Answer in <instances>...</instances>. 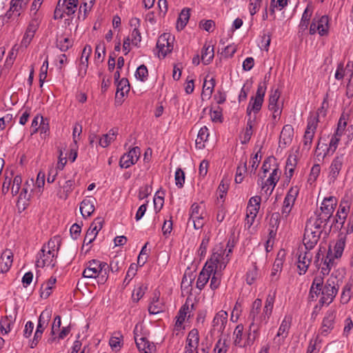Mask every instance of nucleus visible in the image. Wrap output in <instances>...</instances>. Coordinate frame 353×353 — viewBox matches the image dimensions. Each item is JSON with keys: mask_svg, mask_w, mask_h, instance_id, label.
Segmentation results:
<instances>
[{"mask_svg": "<svg viewBox=\"0 0 353 353\" xmlns=\"http://www.w3.org/2000/svg\"><path fill=\"white\" fill-rule=\"evenodd\" d=\"M228 243L227 247H228V254L224 256V253L222 250L220 252L214 253L210 259V265L208 268L204 267L199 274L196 281V288L200 290H202L206 283L208 282L211 274L213 271H221L225 269L226 265L230 261L229 254L232 252L233 245L229 246Z\"/></svg>", "mask_w": 353, "mask_h": 353, "instance_id": "nucleus-1", "label": "nucleus"}, {"mask_svg": "<svg viewBox=\"0 0 353 353\" xmlns=\"http://www.w3.org/2000/svg\"><path fill=\"white\" fill-rule=\"evenodd\" d=\"M347 216V210L345 206L340 205L339 209L336 213V217L333 220V223H339L343 225L344 221Z\"/></svg>", "mask_w": 353, "mask_h": 353, "instance_id": "nucleus-58", "label": "nucleus"}, {"mask_svg": "<svg viewBox=\"0 0 353 353\" xmlns=\"http://www.w3.org/2000/svg\"><path fill=\"white\" fill-rule=\"evenodd\" d=\"M152 192V187L148 184L141 186L139 190V199L142 200L147 198Z\"/></svg>", "mask_w": 353, "mask_h": 353, "instance_id": "nucleus-63", "label": "nucleus"}, {"mask_svg": "<svg viewBox=\"0 0 353 353\" xmlns=\"http://www.w3.org/2000/svg\"><path fill=\"white\" fill-rule=\"evenodd\" d=\"M214 86L215 79L214 78H211L208 81L206 79L204 81L203 85V91L201 93V97L203 99L210 98L214 90Z\"/></svg>", "mask_w": 353, "mask_h": 353, "instance_id": "nucleus-33", "label": "nucleus"}, {"mask_svg": "<svg viewBox=\"0 0 353 353\" xmlns=\"http://www.w3.org/2000/svg\"><path fill=\"white\" fill-rule=\"evenodd\" d=\"M86 265L83 272V276L88 279L97 278L99 274V268L101 265V261L93 259L88 261Z\"/></svg>", "mask_w": 353, "mask_h": 353, "instance_id": "nucleus-22", "label": "nucleus"}, {"mask_svg": "<svg viewBox=\"0 0 353 353\" xmlns=\"http://www.w3.org/2000/svg\"><path fill=\"white\" fill-rule=\"evenodd\" d=\"M92 47L90 45H85L83 51L81 58L80 71L84 70V74L86 73V70L88 67V59L92 53Z\"/></svg>", "mask_w": 353, "mask_h": 353, "instance_id": "nucleus-31", "label": "nucleus"}, {"mask_svg": "<svg viewBox=\"0 0 353 353\" xmlns=\"http://www.w3.org/2000/svg\"><path fill=\"white\" fill-rule=\"evenodd\" d=\"M61 243V240L60 236H54L52 238H51L48 243L45 245L46 246L47 251H50L51 252L54 253V251L57 250V252L59 251L60 249Z\"/></svg>", "mask_w": 353, "mask_h": 353, "instance_id": "nucleus-47", "label": "nucleus"}, {"mask_svg": "<svg viewBox=\"0 0 353 353\" xmlns=\"http://www.w3.org/2000/svg\"><path fill=\"white\" fill-rule=\"evenodd\" d=\"M124 261L121 258L114 257L108 264L112 272H118L123 266Z\"/></svg>", "mask_w": 353, "mask_h": 353, "instance_id": "nucleus-54", "label": "nucleus"}, {"mask_svg": "<svg viewBox=\"0 0 353 353\" xmlns=\"http://www.w3.org/2000/svg\"><path fill=\"white\" fill-rule=\"evenodd\" d=\"M298 162L297 156L296 154H290L286 161L285 174L287 177L291 179L293 176L294 168Z\"/></svg>", "mask_w": 353, "mask_h": 353, "instance_id": "nucleus-30", "label": "nucleus"}, {"mask_svg": "<svg viewBox=\"0 0 353 353\" xmlns=\"http://www.w3.org/2000/svg\"><path fill=\"white\" fill-rule=\"evenodd\" d=\"M262 301L260 299H256L252 303V307L249 315V319L252 320L250 330L252 327H254V325H259L261 323H264V321L260 320L261 315L259 316Z\"/></svg>", "mask_w": 353, "mask_h": 353, "instance_id": "nucleus-19", "label": "nucleus"}, {"mask_svg": "<svg viewBox=\"0 0 353 353\" xmlns=\"http://www.w3.org/2000/svg\"><path fill=\"white\" fill-rule=\"evenodd\" d=\"M138 325L134 329V337L136 345L140 352L143 353H155L156 345L154 343L149 341L145 337L138 338Z\"/></svg>", "mask_w": 353, "mask_h": 353, "instance_id": "nucleus-9", "label": "nucleus"}, {"mask_svg": "<svg viewBox=\"0 0 353 353\" xmlns=\"http://www.w3.org/2000/svg\"><path fill=\"white\" fill-rule=\"evenodd\" d=\"M329 221H323L320 219V216L316 215L315 219L310 218L306 223L307 227H314L317 228L319 232L322 233L323 226L326 225Z\"/></svg>", "mask_w": 353, "mask_h": 353, "instance_id": "nucleus-41", "label": "nucleus"}, {"mask_svg": "<svg viewBox=\"0 0 353 353\" xmlns=\"http://www.w3.org/2000/svg\"><path fill=\"white\" fill-rule=\"evenodd\" d=\"M160 292L155 290L152 301L148 307V312L151 314H157L165 310L164 304L159 301Z\"/></svg>", "mask_w": 353, "mask_h": 353, "instance_id": "nucleus-23", "label": "nucleus"}, {"mask_svg": "<svg viewBox=\"0 0 353 353\" xmlns=\"http://www.w3.org/2000/svg\"><path fill=\"white\" fill-rule=\"evenodd\" d=\"M257 276L258 273L256 267L253 268L252 270H249L246 273V283L248 285H252L256 280Z\"/></svg>", "mask_w": 353, "mask_h": 353, "instance_id": "nucleus-64", "label": "nucleus"}, {"mask_svg": "<svg viewBox=\"0 0 353 353\" xmlns=\"http://www.w3.org/2000/svg\"><path fill=\"white\" fill-rule=\"evenodd\" d=\"M276 292H273V294H269L267 296L265 306L263 307V310L262 314H261L260 320L264 321V323L266 324L270 319L274 306V303L275 301Z\"/></svg>", "mask_w": 353, "mask_h": 353, "instance_id": "nucleus-21", "label": "nucleus"}, {"mask_svg": "<svg viewBox=\"0 0 353 353\" xmlns=\"http://www.w3.org/2000/svg\"><path fill=\"white\" fill-rule=\"evenodd\" d=\"M175 184L179 188L183 186L185 182V173L181 168H178L174 174Z\"/></svg>", "mask_w": 353, "mask_h": 353, "instance_id": "nucleus-60", "label": "nucleus"}, {"mask_svg": "<svg viewBox=\"0 0 353 353\" xmlns=\"http://www.w3.org/2000/svg\"><path fill=\"white\" fill-rule=\"evenodd\" d=\"M40 25V19L37 16L36 12H34V16L32 17V20L28 24L26 31L28 32L34 34L37 30L39 26Z\"/></svg>", "mask_w": 353, "mask_h": 353, "instance_id": "nucleus-59", "label": "nucleus"}, {"mask_svg": "<svg viewBox=\"0 0 353 353\" xmlns=\"http://www.w3.org/2000/svg\"><path fill=\"white\" fill-rule=\"evenodd\" d=\"M312 13V10L309 7H307L304 10L299 24V28L301 30L304 31L307 28Z\"/></svg>", "mask_w": 353, "mask_h": 353, "instance_id": "nucleus-49", "label": "nucleus"}, {"mask_svg": "<svg viewBox=\"0 0 353 353\" xmlns=\"http://www.w3.org/2000/svg\"><path fill=\"white\" fill-rule=\"evenodd\" d=\"M292 316H285L281 322V324L279 328L274 341L278 339V343H281L284 341V339L288 336L290 328L291 327Z\"/></svg>", "mask_w": 353, "mask_h": 353, "instance_id": "nucleus-20", "label": "nucleus"}, {"mask_svg": "<svg viewBox=\"0 0 353 353\" xmlns=\"http://www.w3.org/2000/svg\"><path fill=\"white\" fill-rule=\"evenodd\" d=\"M117 134V132L114 129L110 130L108 133L104 134L103 137L99 139V145L103 148H106L116 139Z\"/></svg>", "mask_w": 353, "mask_h": 353, "instance_id": "nucleus-46", "label": "nucleus"}, {"mask_svg": "<svg viewBox=\"0 0 353 353\" xmlns=\"http://www.w3.org/2000/svg\"><path fill=\"white\" fill-rule=\"evenodd\" d=\"M78 3V0H63L61 6L63 8L65 14L70 16L76 12Z\"/></svg>", "mask_w": 353, "mask_h": 353, "instance_id": "nucleus-36", "label": "nucleus"}, {"mask_svg": "<svg viewBox=\"0 0 353 353\" xmlns=\"http://www.w3.org/2000/svg\"><path fill=\"white\" fill-rule=\"evenodd\" d=\"M190 19V9L184 8L181 10L176 22L178 30H183Z\"/></svg>", "mask_w": 353, "mask_h": 353, "instance_id": "nucleus-38", "label": "nucleus"}, {"mask_svg": "<svg viewBox=\"0 0 353 353\" xmlns=\"http://www.w3.org/2000/svg\"><path fill=\"white\" fill-rule=\"evenodd\" d=\"M39 253L40 259L37 261V266L43 268L50 266L53 268L56 263V257L54 253L46 250V246L43 245Z\"/></svg>", "mask_w": 353, "mask_h": 353, "instance_id": "nucleus-12", "label": "nucleus"}, {"mask_svg": "<svg viewBox=\"0 0 353 353\" xmlns=\"http://www.w3.org/2000/svg\"><path fill=\"white\" fill-rule=\"evenodd\" d=\"M105 53V47L104 43H99L95 48V59L103 61Z\"/></svg>", "mask_w": 353, "mask_h": 353, "instance_id": "nucleus-61", "label": "nucleus"}, {"mask_svg": "<svg viewBox=\"0 0 353 353\" xmlns=\"http://www.w3.org/2000/svg\"><path fill=\"white\" fill-rule=\"evenodd\" d=\"M228 313L225 311L221 310L218 312L212 320L213 330L222 334L228 323Z\"/></svg>", "mask_w": 353, "mask_h": 353, "instance_id": "nucleus-16", "label": "nucleus"}, {"mask_svg": "<svg viewBox=\"0 0 353 353\" xmlns=\"http://www.w3.org/2000/svg\"><path fill=\"white\" fill-rule=\"evenodd\" d=\"M73 45V41L69 38H63L61 40L57 39V47L61 52H66Z\"/></svg>", "mask_w": 353, "mask_h": 353, "instance_id": "nucleus-53", "label": "nucleus"}, {"mask_svg": "<svg viewBox=\"0 0 353 353\" xmlns=\"http://www.w3.org/2000/svg\"><path fill=\"white\" fill-rule=\"evenodd\" d=\"M243 325L242 324H239L236 325L234 329L233 336H234V343L235 345L239 347H243V343H242L243 340Z\"/></svg>", "mask_w": 353, "mask_h": 353, "instance_id": "nucleus-48", "label": "nucleus"}, {"mask_svg": "<svg viewBox=\"0 0 353 353\" xmlns=\"http://www.w3.org/2000/svg\"><path fill=\"white\" fill-rule=\"evenodd\" d=\"M31 192H32L31 184L29 183L28 182H26L24 184L22 190L19 194V199H18V203L23 202V205H27V202L31 198Z\"/></svg>", "mask_w": 353, "mask_h": 353, "instance_id": "nucleus-32", "label": "nucleus"}, {"mask_svg": "<svg viewBox=\"0 0 353 353\" xmlns=\"http://www.w3.org/2000/svg\"><path fill=\"white\" fill-rule=\"evenodd\" d=\"M13 254L10 250H6L0 256V273L8 272L12 264Z\"/></svg>", "mask_w": 353, "mask_h": 353, "instance_id": "nucleus-26", "label": "nucleus"}, {"mask_svg": "<svg viewBox=\"0 0 353 353\" xmlns=\"http://www.w3.org/2000/svg\"><path fill=\"white\" fill-rule=\"evenodd\" d=\"M14 323L12 316H1L0 318V331L2 334H8L11 328V325Z\"/></svg>", "mask_w": 353, "mask_h": 353, "instance_id": "nucleus-40", "label": "nucleus"}, {"mask_svg": "<svg viewBox=\"0 0 353 353\" xmlns=\"http://www.w3.org/2000/svg\"><path fill=\"white\" fill-rule=\"evenodd\" d=\"M283 268V261L281 259H276L274 262L272 273H271V281L274 280L277 281L279 277L276 276V274L279 272H281Z\"/></svg>", "mask_w": 353, "mask_h": 353, "instance_id": "nucleus-52", "label": "nucleus"}, {"mask_svg": "<svg viewBox=\"0 0 353 353\" xmlns=\"http://www.w3.org/2000/svg\"><path fill=\"white\" fill-rule=\"evenodd\" d=\"M174 37L168 33L162 34L158 39L157 47L159 49V54L165 57L168 53L171 52L173 49L172 44Z\"/></svg>", "mask_w": 353, "mask_h": 353, "instance_id": "nucleus-11", "label": "nucleus"}, {"mask_svg": "<svg viewBox=\"0 0 353 353\" xmlns=\"http://www.w3.org/2000/svg\"><path fill=\"white\" fill-rule=\"evenodd\" d=\"M341 134H342L341 133L336 134V132L334 134L332 135L330 141L329 148H327V152L324 154L323 157H324L326 155H329L330 153H331V154H334V152L336 151L338 147L339 143L340 141V137L341 136Z\"/></svg>", "mask_w": 353, "mask_h": 353, "instance_id": "nucleus-45", "label": "nucleus"}, {"mask_svg": "<svg viewBox=\"0 0 353 353\" xmlns=\"http://www.w3.org/2000/svg\"><path fill=\"white\" fill-rule=\"evenodd\" d=\"M103 221L98 217L92 223L88 230L83 240V245L90 244L96 238L98 232L102 228Z\"/></svg>", "mask_w": 353, "mask_h": 353, "instance_id": "nucleus-13", "label": "nucleus"}, {"mask_svg": "<svg viewBox=\"0 0 353 353\" xmlns=\"http://www.w3.org/2000/svg\"><path fill=\"white\" fill-rule=\"evenodd\" d=\"M111 271L107 263L101 262V265L99 268V283H104L108 278L109 272Z\"/></svg>", "mask_w": 353, "mask_h": 353, "instance_id": "nucleus-44", "label": "nucleus"}, {"mask_svg": "<svg viewBox=\"0 0 353 353\" xmlns=\"http://www.w3.org/2000/svg\"><path fill=\"white\" fill-rule=\"evenodd\" d=\"M279 179V169L274 168L272 173L270 174V176L268 177V179L266 180V182L265 185L262 187V189H265L266 186L272 185V188L270 190V194H271L276 185Z\"/></svg>", "mask_w": 353, "mask_h": 353, "instance_id": "nucleus-42", "label": "nucleus"}, {"mask_svg": "<svg viewBox=\"0 0 353 353\" xmlns=\"http://www.w3.org/2000/svg\"><path fill=\"white\" fill-rule=\"evenodd\" d=\"M193 310H194V304L192 303L191 298L188 297L185 303L180 308L177 316L181 319L185 320L186 318L189 319Z\"/></svg>", "mask_w": 353, "mask_h": 353, "instance_id": "nucleus-28", "label": "nucleus"}, {"mask_svg": "<svg viewBox=\"0 0 353 353\" xmlns=\"http://www.w3.org/2000/svg\"><path fill=\"white\" fill-rule=\"evenodd\" d=\"M199 334L197 329L194 328L191 330L187 336L185 353H194L195 350H198L199 343Z\"/></svg>", "mask_w": 353, "mask_h": 353, "instance_id": "nucleus-14", "label": "nucleus"}, {"mask_svg": "<svg viewBox=\"0 0 353 353\" xmlns=\"http://www.w3.org/2000/svg\"><path fill=\"white\" fill-rule=\"evenodd\" d=\"M294 129L290 125L283 126L279 137V147L283 149L289 145L292 141Z\"/></svg>", "mask_w": 353, "mask_h": 353, "instance_id": "nucleus-18", "label": "nucleus"}, {"mask_svg": "<svg viewBox=\"0 0 353 353\" xmlns=\"http://www.w3.org/2000/svg\"><path fill=\"white\" fill-rule=\"evenodd\" d=\"M214 58V48L205 45L201 52V61L205 65L209 64Z\"/></svg>", "mask_w": 353, "mask_h": 353, "instance_id": "nucleus-37", "label": "nucleus"}, {"mask_svg": "<svg viewBox=\"0 0 353 353\" xmlns=\"http://www.w3.org/2000/svg\"><path fill=\"white\" fill-rule=\"evenodd\" d=\"M135 77L141 81H145L148 77L147 67L145 65H141L138 67L135 72Z\"/></svg>", "mask_w": 353, "mask_h": 353, "instance_id": "nucleus-56", "label": "nucleus"}, {"mask_svg": "<svg viewBox=\"0 0 353 353\" xmlns=\"http://www.w3.org/2000/svg\"><path fill=\"white\" fill-rule=\"evenodd\" d=\"M339 286L335 283L334 279H328L322 288L321 298L319 300L320 306L322 307L324 305H330L335 298L338 293Z\"/></svg>", "mask_w": 353, "mask_h": 353, "instance_id": "nucleus-3", "label": "nucleus"}, {"mask_svg": "<svg viewBox=\"0 0 353 353\" xmlns=\"http://www.w3.org/2000/svg\"><path fill=\"white\" fill-rule=\"evenodd\" d=\"M348 118V115L345 114L344 112L341 114L339 123H338V127L336 129V134L341 133L343 134V132L344 131L346 125H347V120Z\"/></svg>", "mask_w": 353, "mask_h": 353, "instance_id": "nucleus-62", "label": "nucleus"}, {"mask_svg": "<svg viewBox=\"0 0 353 353\" xmlns=\"http://www.w3.org/2000/svg\"><path fill=\"white\" fill-rule=\"evenodd\" d=\"M344 154L337 155L332 161L330 167V176L333 180H335L342 168L344 163Z\"/></svg>", "mask_w": 353, "mask_h": 353, "instance_id": "nucleus-24", "label": "nucleus"}, {"mask_svg": "<svg viewBox=\"0 0 353 353\" xmlns=\"http://www.w3.org/2000/svg\"><path fill=\"white\" fill-rule=\"evenodd\" d=\"M298 254L297 268L299 270V274L302 275L305 274L307 268L311 263L312 254L309 250H299Z\"/></svg>", "mask_w": 353, "mask_h": 353, "instance_id": "nucleus-15", "label": "nucleus"}, {"mask_svg": "<svg viewBox=\"0 0 353 353\" xmlns=\"http://www.w3.org/2000/svg\"><path fill=\"white\" fill-rule=\"evenodd\" d=\"M337 205V199L334 196L326 197L323 199L320 207V212L316 210V215L320 216V219L330 221Z\"/></svg>", "mask_w": 353, "mask_h": 353, "instance_id": "nucleus-4", "label": "nucleus"}, {"mask_svg": "<svg viewBox=\"0 0 353 353\" xmlns=\"http://www.w3.org/2000/svg\"><path fill=\"white\" fill-rule=\"evenodd\" d=\"M265 91L266 86L265 83L263 84L261 83L258 85L256 95L254 97H251L250 98L246 110V113L249 118L247 121V125L243 137V140L241 141L243 144L248 143L251 139L252 135L254 121V120H252L251 119V112H253L254 113L256 114L261 110L263 103Z\"/></svg>", "mask_w": 353, "mask_h": 353, "instance_id": "nucleus-2", "label": "nucleus"}, {"mask_svg": "<svg viewBox=\"0 0 353 353\" xmlns=\"http://www.w3.org/2000/svg\"><path fill=\"white\" fill-rule=\"evenodd\" d=\"M22 183V179L21 176L17 175L14 177L11 183V193L12 196H15L19 194L21 189V185Z\"/></svg>", "mask_w": 353, "mask_h": 353, "instance_id": "nucleus-57", "label": "nucleus"}, {"mask_svg": "<svg viewBox=\"0 0 353 353\" xmlns=\"http://www.w3.org/2000/svg\"><path fill=\"white\" fill-rule=\"evenodd\" d=\"M335 319V314L332 311L327 312L322 322L321 333L327 335L333 328Z\"/></svg>", "mask_w": 353, "mask_h": 353, "instance_id": "nucleus-25", "label": "nucleus"}, {"mask_svg": "<svg viewBox=\"0 0 353 353\" xmlns=\"http://www.w3.org/2000/svg\"><path fill=\"white\" fill-rule=\"evenodd\" d=\"M318 241L319 239H317V237H314V235L312 236V233H304L303 242L305 246V250L310 251V250L313 249Z\"/></svg>", "mask_w": 353, "mask_h": 353, "instance_id": "nucleus-43", "label": "nucleus"}, {"mask_svg": "<svg viewBox=\"0 0 353 353\" xmlns=\"http://www.w3.org/2000/svg\"><path fill=\"white\" fill-rule=\"evenodd\" d=\"M209 137V132L207 127L204 126L201 128L198 133L197 138L196 139V146L199 149H203L205 148L204 143L208 140Z\"/></svg>", "mask_w": 353, "mask_h": 353, "instance_id": "nucleus-34", "label": "nucleus"}, {"mask_svg": "<svg viewBox=\"0 0 353 353\" xmlns=\"http://www.w3.org/2000/svg\"><path fill=\"white\" fill-rule=\"evenodd\" d=\"M299 193V188L297 185L292 187L288 192L281 210V214L283 217L287 218L290 213Z\"/></svg>", "mask_w": 353, "mask_h": 353, "instance_id": "nucleus-8", "label": "nucleus"}, {"mask_svg": "<svg viewBox=\"0 0 353 353\" xmlns=\"http://www.w3.org/2000/svg\"><path fill=\"white\" fill-rule=\"evenodd\" d=\"M130 91V83L127 79H121L117 83V95L119 92L123 97L125 93H128Z\"/></svg>", "mask_w": 353, "mask_h": 353, "instance_id": "nucleus-51", "label": "nucleus"}, {"mask_svg": "<svg viewBox=\"0 0 353 353\" xmlns=\"http://www.w3.org/2000/svg\"><path fill=\"white\" fill-rule=\"evenodd\" d=\"M57 279L54 277H50L48 281L42 285L41 288V296L43 299H47L52 293V290L56 283Z\"/></svg>", "mask_w": 353, "mask_h": 353, "instance_id": "nucleus-35", "label": "nucleus"}, {"mask_svg": "<svg viewBox=\"0 0 353 353\" xmlns=\"http://www.w3.org/2000/svg\"><path fill=\"white\" fill-rule=\"evenodd\" d=\"M281 92L279 90H275L272 92L269 98L268 108L272 112V117L276 119L277 117L279 118L281 114V107L278 103V101L280 98Z\"/></svg>", "mask_w": 353, "mask_h": 353, "instance_id": "nucleus-17", "label": "nucleus"}, {"mask_svg": "<svg viewBox=\"0 0 353 353\" xmlns=\"http://www.w3.org/2000/svg\"><path fill=\"white\" fill-rule=\"evenodd\" d=\"M334 258L333 257L332 252L330 249L327 254L325 259L321 260V265L318 268H321V273L325 276L329 274L332 266L334 265Z\"/></svg>", "mask_w": 353, "mask_h": 353, "instance_id": "nucleus-27", "label": "nucleus"}, {"mask_svg": "<svg viewBox=\"0 0 353 353\" xmlns=\"http://www.w3.org/2000/svg\"><path fill=\"white\" fill-rule=\"evenodd\" d=\"M80 211L84 218L90 216L94 211V202L90 199H83L80 205Z\"/></svg>", "mask_w": 353, "mask_h": 353, "instance_id": "nucleus-29", "label": "nucleus"}, {"mask_svg": "<svg viewBox=\"0 0 353 353\" xmlns=\"http://www.w3.org/2000/svg\"><path fill=\"white\" fill-rule=\"evenodd\" d=\"M259 325H254V327H252L251 330L250 326L249 327V332L248 333L247 338L243 343V347L253 345L254 341L259 336Z\"/></svg>", "mask_w": 353, "mask_h": 353, "instance_id": "nucleus-39", "label": "nucleus"}, {"mask_svg": "<svg viewBox=\"0 0 353 353\" xmlns=\"http://www.w3.org/2000/svg\"><path fill=\"white\" fill-rule=\"evenodd\" d=\"M318 122L317 116H310L307 119V128L303 136V148L307 150L311 147Z\"/></svg>", "mask_w": 353, "mask_h": 353, "instance_id": "nucleus-7", "label": "nucleus"}, {"mask_svg": "<svg viewBox=\"0 0 353 353\" xmlns=\"http://www.w3.org/2000/svg\"><path fill=\"white\" fill-rule=\"evenodd\" d=\"M74 186V180H68L65 182V184L62 186L63 193H61L59 196L60 198L63 199H67L69 194L72 192Z\"/></svg>", "mask_w": 353, "mask_h": 353, "instance_id": "nucleus-50", "label": "nucleus"}, {"mask_svg": "<svg viewBox=\"0 0 353 353\" xmlns=\"http://www.w3.org/2000/svg\"><path fill=\"white\" fill-rule=\"evenodd\" d=\"M318 31L321 36H325L329 31V18L327 15L315 16L310 27V34H314Z\"/></svg>", "mask_w": 353, "mask_h": 353, "instance_id": "nucleus-5", "label": "nucleus"}, {"mask_svg": "<svg viewBox=\"0 0 353 353\" xmlns=\"http://www.w3.org/2000/svg\"><path fill=\"white\" fill-rule=\"evenodd\" d=\"M141 154V150L139 147L136 146L129 150L128 152L125 153L121 156L119 161V166L121 168H128L131 165L135 164L139 159Z\"/></svg>", "mask_w": 353, "mask_h": 353, "instance_id": "nucleus-10", "label": "nucleus"}, {"mask_svg": "<svg viewBox=\"0 0 353 353\" xmlns=\"http://www.w3.org/2000/svg\"><path fill=\"white\" fill-rule=\"evenodd\" d=\"M345 245V240L343 239H340L336 242L334 247V253L333 257L334 259H339L342 256V254L344 250Z\"/></svg>", "mask_w": 353, "mask_h": 353, "instance_id": "nucleus-55", "label": "nucleus"}, {"mask_svg": "<svg viewBox=\"0 0 353 353\" xmlns=\"http://www.w3.org/2000/svg\"><path fill=\"white\" fill-rule=\"evenodd\" d=\"M204 210L201 206L197 203H194L190 209V218L188 223L192 221L194 229L199 230L203 228L205 224Z\"/></svg>", "mask_w": 353, "mask_h": 353, "instance_id": "nucleus-6", "label": "nucleus"}]
</instances>
